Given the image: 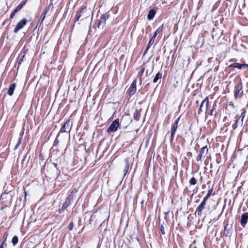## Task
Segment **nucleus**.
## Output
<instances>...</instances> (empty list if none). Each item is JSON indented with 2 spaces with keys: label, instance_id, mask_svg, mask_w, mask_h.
I'll list each match as a JSON object with an SVG mask.
<instances>
[{
  "label": "nucleus",
  "instance_id": "obj_1",
  "mask_svg": "<svg viewBox=\"0 0 248 248\" xmlns=\"http://www.w3.org/2000/svg\"><path fill=\"white\" fill-rule=\"evenodd\" d=\"M243 88V85L241 80H239L234 86V98L241 97L243 95V92H240Z\"/></svg>",
  "mask_w": 248,
  "mask_h": 248
},
{
  "label": "nucleus",
  "instance_id": "obj_2",
  "mask_svg": "<svg viewBox=\"0 0 248 248\" xmlns=\"http://www.w3.org/2000/svg\"><path fill=\"white\" fill-rule=\"evenodd\" d=\"M73 126V123L71 122L70 119H68L62 126L59 133H68L70 132L71 128Z\"/></svg>",
  "mask_w": 248,
  "mask_h": 248
},
{
  "label": "nucleus",
  "instance_id": "obj_3",
  "mask_svg": "<svg viewBox=\"0 0 248 248\" xmlns=\"http://www.w3.org/2000/svg\"><path fill=\"white\" fill-rule=\"evenodd\" d=\"M110 15L108 13L103 14L98 21L97 26L99 29H103L106 24V21L109 18Z\"/></svg>",
  "mask_w": 248,
  "mask_h": 248
},
{
  "label": "nucleus",
  "instance_id": "obj_4",
  "mask_svg": "<svg viewBox=\"0 0 248 248\" xmlns=\"http://www.w3.org/2000/svg\"><path fill=\"white\" fill-rule=\"evenodd\" d=\"M180 117L178 118L172 124L171 128V136L170 138V143H172L174 139V135L176 130L178 128V124L179 121Z\"/></svg>",
  "mask_w": 248,
  "mask_h": 248
},
{
  "label": "nucleus",
  "instance_id": "obj_5",
  "mask_svg": "<svg viewBox=\"0 0 248 248\" xmlns=\"http://www.w3.org/2000/svg\"><path fill=\"white\" fill-rule=\"evenodd\" d=\"M136 84H137V81H136V79H135L133 81V82H132L130 87H129V88L127 89V90L126 91V93H127L129 95V99L136 92V91H137Z\"/></svg>",
  "mask_w": 248,
  "mask_h": 248
},
{
  "label": "nucleus",
  "instance_id": "obj_6",
  "mask_svg": "<svg viewBox=\"0 0 248 248\" xmlns=\"http://www.w3.org/2000/svg\"><path fill=\"white\" fill-rule=\"evenodd\" d=\"M120 126L119 120L116 119L113 121L110 124L109 127L107 129V132L109 133L110 132H114L117 130L118 127Z\"/></svg>",
  "mask_w": 248,
  "mask_h": 248
},
{
  "label": "nucleus",
  "instance_id": "obj_7",
  "mask_svg": "<svg viewBox=\"0 0 248 248\" xmlns=\"http://www.w3.org/2000/svg\"><path fill=\"white\" fill-rule=\"evenodd\" d=\"M208 152V149L207 147V146H205L202 148L199 152V154L196 157V160L197 161H202V158H203L205 156V155L207 154Z\"/></svg>",
  "mask_w": 248,
  "mask_h": 248
},
{
  "label": "nucleus",
  "instance_id": "obj_8",
  "mask_svg": "<svg viewBox=\"0 0 248 248\" xmlns=\"http://www.w3.org/2000/svg\"><path fill=\"white\" fill-rule=\"evenodd\" d=\"M27 23V20L25 18H23L19 21L16 24L14 30V32L15 33H16L20 30L23 28V27L26 25Z\"/></svg>",
  "mask_w": 248,
  "mask_h": 248
},
{
  "label": "nucleus",
  "instance_id": "obj_9",
  "mask_svg": "<svg viewBox=\"0 0 248 248\" xmlns=\"http://www.w3.org/2000/svg\"><path fill=\"white\" fill-rule=\"evenodd\" d=\"M27 0L23 1L20 4H19L14 10V11L11 13L10 18L12 19L14 18L16 14L18 11H20L23 6L26 4Z\"/></svg>",
  "mask_w": 248,
  "mask_h": 248
},
{
  "label": "nucleus",
  "instance_id": "obj_10",
  "mask_svg": "<svg viewBox=\"0 0 248 248\" xmlns=\"http://www.w3.org/2000/svg\"><path fill=\"white\" fill-rule=\"evenodd\" d=\"M49 10V6L46 7L43 11L40 17V18H39V21H38L37 22V26H40L42 23H43V21L44 20L45 17H46V13H47V12L48 11V10Z\"/></svg>",
  "mask_w": 248,
  "mask_h": 248
},
{
  "label": "nucleus",
  "instance_id": "obj_11",
  "mask_svg": "<svg viewBox=\"0 0 248 248\" xmlns=\"http://www.w3.org/2000/svg\"><path fill=\"white\" fill-rule=\"evenodd\" d=\"M205 104L206 106V109L205 111L206 112L207 110V108L208 107L209 105V98L208 97H206L202 102L201 104H200V107L199 108L198 113V114H200L201 112L202 111V108L204 104Z\"/></svg>",
  "mask_w": 248,
  "mask_h": 248
},
{
  "label": "nucleus",
  "instance_id": "obj_12",
  "mask_svg": "<svg viewBox=\"0 0 248 248\" xmlns=\"http://www.w3.org/2000/svg\"><path fill=\"white\" fill-rule=\"evenodd\" d=\"M86 11V7L85 6H82L80 8V9L76 13V21H78L80 18L82 16V15L85 13Z\"/></svg>",
  "mask_w": 248,
  "mask_h": 248
},
{
  "label": "nucleus",
  "instance_id": "obj_13",
  "mask_svg": "<svg viewBox=\"0 0 248 248\" xmlns=\"http://www.w3.org/2000/svg\"><path fill=\"white\" fill-rule=\"evenodd\" d=\"M248 222V213L243 214L241 217L240 223L243 227H245L246 224Z\"/></svg>",
  "mask_w": 248,
  "mask_h": 248
},
{
  "label": "nucleus",
  "instance_id": "obj_14",
  "mask_svg": "<svg viewBox=\"0 0 248 248\" xmlns=\"http://www.w3.org/2000/svg\"><path fill=\"white\" fill-rule=\"evenodd\" d=\"M206 204V202H202L197 207L196 209V213L197 214V215L199 217H201L202 215V211L204 208H205V206Z\"/></svg>",
  "mask_w": 248,
  "mask_h": 248
},
{
  "label": "nucleus",
  "instance_id": "obj_15",
  "mask_svg": "<svg viewBox=\"0 0 248 248\" xmlns=\"http://www.w3.org/2000/svg\"><path fill=\"white\" fill-rule=\"evenodd\" d=\"M232 228V225L229 227L228 224H227L224 227V230L223 232V235L225 236H230L232 234L231 229Z\"/></svg>",
  "mask_w": 248,
  "mask_h": 248
},
{
  "label": "nucleus",
  "instance_id": "obj_16",
  "mask_svg": "<svg viewBox=\"0 0 248 248\" xmlns=\"http://www.w3.org/2000/svg\"><path fill=\"white\" fill-rule=\"evenodd\" d=\"M26 53V50H22L19 54L17 58V62L18 65L21 64V63L24 61Z\"/></svg>",
  "mask_w": 248,
  "mask_h": 248
},
{
  "label": "nucleus",
  "instance_id": "obj_17",
  "mask_svg": "<svg viewBox=\"0 0 248 248\" xmlns=\"http://www.w3.org/2000/svg\"><path fill=\"white\" fill-rule=\"evenodd\" d=\"M129 158L127 157L124 159V163H125V166L124 169V176H125L127 172L128 171V170L130 168V162H129Z\"/></svg>",
  "mask_w": 248,
  "mask_h": 248
},
{
  "label": "nucleus",
  "instance_id": "obj_18",
  "mask_svg": "<svg viewBox=\"0 0 248 248\" xmlns=\"http://www.w3.org/2000/svg\"><path fill=\"white\" fill-rule=\"evenodd\" d=\"M156 14V11L154 9H150L149 12H148V15H147V18L149 20H151L152 19H153L155 16Z\"/></svg>",
  "mask_w": 248,
  "mask_h": 248
},
{
  "label": "nucleus",
  "instance_id": "obj_19",
  "mask_svg": "<svg viewBox=\"0 0 248 248\" xmlns=\"http://www.w3.org/2000/svg\"><path fill=\"white\" fill-rule=\"evenodd\" d=\"M16 87V84L15 83L11 84V85L10 86L7 92V93L10 96H12L13 95Z\"/></svg>",
  "mask_w": 248,
  "mask_h": 248
},
{
  "label": "nucleus",
  "instance_id": "obj_20",
  "mask_svg": "<svg viewBox=\"0 0 248 248\" xmlns=\"http://www.w3.org/2000/svg\"><path fill=\"white\" fill-rule=\"evenodd\" d=\"M162 76V73L161 71H159L154 77L153 82L154 83H157L159 80H161ZM161 80H160V82Z\"/></svg>",
  "mask_w": 248,
  "mask_h": 248
},
{
  "label": "nucleus",
  "instance_id": "obj_21",
  "mask_svg": "<svg viewBox=\"0 0 248 248\" xmlns=\"http://www.w3.org/2000/svg\"><path fill=\"white\" fill-rule=\"evenodd\" d=\"M78 190L76 188H74L72 191H71L68 197L66 198L68 200L71 201H73L75 197V194L77 193Z\"/></svg>",
  "mask_w": 248,
  "mask_h": 248
},
{
  "label": "nucleus",
  "instance_id": "obj_22",
  "mask_svg": "<svg viewBox=\"0 0 248 248\" xmlns=\"http://www.w3.org/2000/svg\"><path fill=\"white\" fill-rule=\"evenodd\" d=\"M155 39V38H154L153 37H152L151 38H150V40H149V42L148 43V45H147V46H146V49H145V50L144 51L143 55H145L147 52L148 49L150 48L151 46L154 43Z\"/></svg>",
  "mask_w": 248,
  "mask_h": 248
},
{
  "label": "nucleus",
  "instance_id": "obj_23",
  "mask_svg": "<svg viewBox=\"0 0 248 248\" xmlns=\"http://www.w3.org/2000/svg\"><path fill=\"white\" fill-rule=\"evenodd\" d=\"M140 111L141 110H138V109H136L134 113L133 117L134 119L136 120L137 121H139L140 117Z\"/></svg>",
  "mask_w": 248,
  "mask_h": 248
},
{
  "label": "nucleus",
  "instance_id": "obj_24",
  "mask_svg": "<svg viewBox=\"0 0 248 248\" xmlns=\"http://www.w3.org/2000/svg\"><path fill=\"white\" fill-rule=\"evenodd\" d=\"M228 67H233V68H236L239 69H242V63H237V62H233L232 63H231L228 66Z\"/></svg>",
  "mask_w": 248,
  "mask_h": 248
},
{
  "label": "nucleus",
  "instance_id": "obj_25",
  "mask_svg": "<svg viewBox=\"0 0 248 248\" xmlns=\"http://www.w3.org/2000/svg\"><path fill=\"white\" fill-rule=\"evenodd\" d=\"M163 29V24L160 26L154 32V35L152 36L154 38H155L157 34L161 32Z\"/></svg>",
  "mask_w": 248,
  "mask_h": 248
},
{
  "label": "nucleus",
  "instance_id": "obj_26",
  "mask_svg": "<svg viewBox=\"0 0 248 248\" xmlns=\"http://www.w3.org/2000/svg\"><path fill=\"white\" fill-rule=\"evenodd\" d=\"M190 186H194L197 184V180L194 177L190 179L189 181Z\"/></svg>",
  "mask_w": 248,
  "mask_h": 248
},
{
  "label": "nucleus",
  "instance_id": "obj_27",
  "mask_svg": "<svg viewBox=\"0 0 248 248\" xmlns=\"http://www.w3.org/2000/svg\"><path fill=\"white\" fill-rule=\"evenodd\" d=\"M216 105H214L213 107H212V108L211 109L210 112H209V115H211V116H216L217 114V112H214V110L216 109Z\"/></svg>",
  "mask_w": 248,
  "mask_h": 248
},
{
  "label": "nucleus",
  "instance_id": "obj_28",
  "mask_svg": "<svg viewBox=\"0 0 248 248\" xmlns=\"http://www.w3.org/2000/svg\"><path fill=\"white\" fill-rule=\"evenodd\" d=\"M241 111H242L241 112V115H240V117H241V122H242V124H243V119L244 118V117H245V115H246V110L245 108H242L241 109Z\"/></svg>",
  "mask_w": 248,
  "mask_h": 248
},
{
  "label": "nucleus",
  "instance_id": "obj_29",
  "mask_svg": "<svg viewBox=\"0 0 248 248\" xmlns=\"http://www.w3.org/2000/svg\"><path fill=\"white\" fill-rule=\"evenodd\" d=\"M18 241V239L17 236H14L12 240V243L14 246H16Z\"/></svg>",
  "mask_w": 248,
  "mask_h": 248
},
{
  "label": "nucleus",
  "instance_id": "obj_30",
  "mask_svg": "<svg viewBox=\"0 0 248 248\" xmlns=\"http://www.w3.org/2000/svg\"><path fill=\"white\" fill-rule=\"evenodd\" d=\"M22 139V135H20L19 138H18V141L15 146V150H16L19 145L21 144V140Z\"/></svg>",
  "mask_w": 248,
  "mask_h": 248
},
{
  "label": "nucleus",
  "instance_id": "obj_31",
  "mask_svg": "<svg viewBox=\"0 0 248 248\" xmlns=\"http://www.w3.org/2000/svg\"><path fill=\"white\" fill-rule=\"evenodd\" d=\"M145 68L144 67H141L140 72L139 73V75L140 77V80L141 81V77L143 75L144 72Z\"/></svg>",
  "mask_w": 248,
  "mask_h": 248
},
{
  "label": "nucleus",
  "instance_id": "obj_32",
  "mask_svg": "<svg viewBox=\"0 0 248 248\" xmlns=\"http://www.w3.org/2000/svg\"><path fill=\"white\" fill-rule=\"evenodd\" d=\"M60 136V133H59V134L57 135V137L56 138L54 141V143H53V146H57L58 144H59V140L58 139V137Z\"/></svg>",
  "mask_w": 248,
  "mask_h": 248
},
{
  "label": "nucleus",
  "instance_id": "obj_33",
  "mask_svg": "<svg viewBox=\"0 0 248 248\" xmlns=\"http://www.w3.org/2000/svg\"><path fill=\"white\" fill-rule=\"evenodd\" d=\"M153 64H152V65L151 66V70L149 71L148 69H147L146 70V74H148V73L149 74H151L152 73V72L154 70V61L153 62Z\"/></svg>",
  "mask_w": 248,
  "mask_h": 248
},
{
  "label": "nucleus",
  "instance_id": "obj_34",
  "mask_svg": "<svg viewBox=\"0 0 248 248\" xmlns=\"http://www.w3.org/2000/svg\"><path fill=\"white\" fill-rule=\"evenodd\" d=\"M213 187H212L211 188H210L208 191V192L207 193V196H208L209 197L211 195H214L215 193H213Z\"/></svg>",
  "mask_w": 248,
  "mask_h": 248
},
{
  "label": "nucleus",
  "instance_id": "obj_35",
  "mask_svg": "<svg viewBox=\"0 0 248 248\" xmlns=\"http://www.w3.org/2000/svg\"><path fill=\"white\" fill-rule=\"evenodd\" d=\"M238 126V120H236L235 123L232 124V129L235 130Z\"/></svg>",
  "mask_w": 248,
  "mask_h": 248
},
{
  "label": "nucleus",
  "instance_id": "obj_36",
  "mask_svg": "<svg viewBox=\"0 0 248 248\" xmlns=\"http://www.w3.org/2000/svg\"><path fill=\"white\" fill-rule=\"evenodd\" d=\"M160 232H161V234H165V231H164V226L163 225H161L160 226Z\"/></svg>",
  "mask_w": 248,
  "mask_h": 248
},
{
  "label": "nucleus",
  "instance_id": "obj_37",
  "mask_svg": "<svg viewBox=\"0 0 248 248\" xmlns=\"http://www.w3.org/2000/svg\"><path fill=\"white\" fill-rule=\"evenodd\" d=\"M8 235V232H6L3 235L4 240L2 242H4V243L6 241Z\"/></svg>",
  "mask_w": 248,
  "mask_h": 248
},
{
  "label": "nucleus",
  "instance_id": "obj_38",
  "mask_svg": "<svg viewBox=\"0 0 248 248\" xmlns=\"http://www.w3.org/2000/svg\"><path fill=\"white\" fill-rule=\"evenodd\" d=\"M74 226V225L73 222H71L69 224V225L68 226V229H69V231H72L73 230V229Z\"/></svg>",
  "mask_w": 248,
  "mask_h": 248
},
{
  "label": "nucleus",
  "instance_id": "obj_39",
  "mask_svg": "<svg viewBox=\"0 0 248 248\" xmlns=\"http://www.w3.org/2000/svg\"><path fill=\"white\" fill-rule=\"evenodd\" d=\"M72 201H70L69 200H68L67 198L65 199L64 203H66L68 205H70Z\"/></svg>",
  "mask_w": 248,
  "mask_h": 248
},
{
  "label": "nucleus",
  "instance_id": "obj_40",
  "mask_svg": "<svg viewBox=\"0 0 248 248\" xmlns=\"http://www.w3.org/2000/svg\"><path fill=\"white\" fill-rule=\"evenodd\" d=\"M64 210L65 209L62 207L61 208L59 209L58 211L59 214H61L64 212Z\"/></svg>",
  "mask_w": 248,
  "mask_h": 248
},
{
  "label": "nucleus",
  "instance_id": "obj_41",
  "mask_svg": "<svg viewBox=\"0 0 248 248\" xmlns=\"http://www.w3.org/2000/svg\"><path fill=\"white\" fill-rule=\"evenodd\" d=\"M39 160H41V161H44V157L43 155L42 154H40L39 156Z\"/></svg>",
  "mask_w": 248,
  "mask_h": 248
},
{
  "label": "nucleus",
  "instance_id": "obj_42",
  "mask_svg": "<svg viewBox=\"0 0 248 248\" xmlns=\"http://www.w3.org/2000/svg\"><path fill=\"white\" fill-rule=\"evenodd\" d=\"M68 206L69 205H68L66 203L64 202L62 207L65 210Z\"/></svg>",
  "mask_w": 248,
  "mask_h": 248
},
{
  "label": "nucleus",
  "instance_id": "obj_43",
  "mask_svg": "<svg viewBox=\"0 0 248 248\" xmlns=\"http://www.w3.org/2000/svg\"><path fill=\"white\" fill-rule=\"evenodd\" d=\"M209 198V197L206 195L203 199L202 202H206L208 199Z\"/></svg>",
  "mask_w": 248,
  "mask_h": 248
},
{
  "label": "nucleus",
  "instance_id": "obj_44",
  "mask_svg": "<svg viewBox=\"0 0 248 248\" xmlns=\"http://www.w3.org/2000/svg\"><path fill=\"white\" fill-rule=\"evenodd\" d=\"M248 64L246 63H242V69L244 68H248Z\"/></svg>",
  "mask_w": 248,
  "mask_h": 248
},
{
  "label": "nucleus",
  "instance_id": "obj_45",
  "mask_svg": "<svg viewBox=\"0 0 248 248\" xmlns=\"http://www.w3.org/2000/svg\"><path fill=\"white\" fill-rule=\"evenodd\" d=\"M236 61V60L235 59H231L229 60V62H235Z\"/></svg>",
  "mask_w": 248,
  "mask_h": 248
},
{
  "label": "nucleus",
  "instance_id": "obj_46",
  "mask_svg": "<svg viewBox=\"0 0 248 248\" xmlns=\"http://www.w3.org/2000/svg\"><path fill=\"white\" fill-rule=\"evenodd\" d=\"M53 165L54 166V167L57 169L58 170V168H57V164L55 163H53Z\"/></svg>",
  "mask_w": 248,
  "mask_h": 248
},
{
  "label": "nucleus",
  "instance_id": "obj_47",
  "mask_svg": "<svg viewBox=\"0 0 248 248\" xmlns=\"http://www.w3.org/2000/svg\"><path fill=\"white\" fill-rule=\"evenodd\" d=\"M4 242H2L0 245V248H3Z\"/></svg>",
  "mask_w": 248,
  "mask_h": 248
},
{
  "label": "nucleus",
  "instance_id": "obj_48",
  "mask_svg": "<svg viewBox=\"0 0 248 248\" xmlns=\"http://www.w3.org/2000/svg\"><path fill=\"white\" fill-rule=\"evenodd\" d=\"M236 118H237L236 120H238L241 118V117H240V116H239L238 114H237L236 116Z\"/></svg>",
  "mask_w": 248,
  "mask_h": 248
},
{
  "label": "nucleus",
  "instance_id": "obj_49",
  "mask_svg": "<svg viewBox=\"0 0 248 248\" xmlns=\"http://www.w3.org/2000/svg\"><path fill=\"white\" fill-rule=\"evenodd\" d=\"M229 105H230V106H232V108H234V106L233 104V103H230V104H229Z\"/></svg>",
  "mask_w": 248,
  "mask_h": 248
},
{
  "label": "nucleus",
  "instance_id": "obj_50",
  "mask_svg": "<svg viewBox=\"0 0 248 248\" xmlns=\"http://www.w3.org/2000/svg\"><path fill=\"white\" fill-rule=\"evenodd\" d=\"M160 59V57L158 56L156 58L155 61L156 62H157Z\"/></svg>",
  "mask_w": 248,
  "mask_h": 248
},
{
  "label": "nucleus",
  "instance_id": "obj_51",
  "mask_svg": "<svg viewBox=\"0 0 248 248\" xmlns=\"http://www.w3.org/2000/svg\"><path fill=\"white\" fill-rule=\"evenodd\" d=\"M227 117H226V116H225V117L223 118V122H225V121H226V120H227Z\"/></svg>",
  "mask_w": 248,
  "mask_h": 248
},
{
  "label": "nucleus",
  "instance_id": "obj_52",
  "mask_svg": "<svg viewBox=\"0 0 248 248\" xmlns=\"http://www.w3.org/2000/svg\"><path fill=\"white\" fill-rule=\"evenodd\" d=\"M25 197H26V195H27V193H26V192H25Z\"/></svg>",
  "mask_w": 248,
  "mask_h": 248
},
{
  "label": "nucleus",
  "instance_id": "obj_53",
  "mask_svg": "<svg viewBox=\"0 0 248 248\" xmlns=\"http://www.w3.org/2000/svg\"><path fill=\"white\" fill-rule=\"evenodd\" d=\"M196 104H198V103H199V101H198V100L196 101Z\"/></svg>",
  "mask_w": 248,
  "mask_h": 248
},
{
  "label": "nucleus",
  "instance_id": "obj_54",
  "mask_svg": "<svg viewBox=\"0 0 248 248\" xmlns=\"http://www.w3.org/2000/svg\"><path fill=\"white\" fill-rule=\"evenodd\" d=\"M188 154H189V155H192V153H188Z\"/></svg>",
  "mask_w": 248,
  "mask_h": 248
},
{
  "label": "nucleus",
  "instance_id": "obj_55",
  "mask_svg": "<svg viewBox=\"0 0 248 248\" xmlns=\"http://www.w3.org/2000/svg\"><path fill=\"white\" fill-rule=\"evenodd\" d=\"M143 202H144V201H142L141 202V204H143Z\"/></svg>",
  "mask_w": 248,
  "mask_h": 248
},
{
  "label": "nucleus",
  "instance_id": "obj_56",
  "mask_svg": "<svg viewBox=\"0 0 248 248\" xmlns=\"http://www.w3.org/2000/svg\"><path fill=\"white\" fill-rule=\"evenodd\" d=\"M84 16V18H86L87 16Z\"/></svg>",
  "mask_w": 248,
  "mask_h": 248
}]
</instances>
